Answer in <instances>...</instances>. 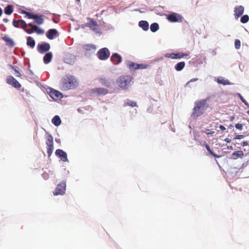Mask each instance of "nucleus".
I'll use <instances>...</instances> for the list:
<instances>
[{
    "mask_svg": "<svg viewBox=\"0 0 249 249\" xmlns=\"http://www.w3.org/2000/svg\"><path fill=\"white\" fill-rule=\"evenodd\" d=\"M78 82L74 76L71 75H67L61 79L59 89L61 90L66 91L75 89L78 86Z\"/></svg>",
    "mask_w": 249,
    "mask_h": 249,
    "instance_id": "obj_1",
    "label": "nucleus"
},
{
    "mask_svg": "<svg viewBox=\"0 0 249 249\" xmlns=\"http://www.w3.org/2000/svg\"><path fill=\"white\" fill-rule=\"evenodd\" d=\"M131 80L132 78L130 76H122L117 79V83L120 88L126 89L129 87Z\"/></svg>",
    "mask_w": 249,
    "mask_h": 249,
    "instance_id": "obj_2",
    "label": "nucleus"
},
{
    "mask_svg": "<svg viewBox=\"0 0 249 249\" xmlns=\"http://www.w3.org/2000/svg\"><path fill=\"white\" fill-rule=\"evenodd\" d=\"M46 144L47 146L48 155L50 156L53 149V136L48 133H47Z\"/></svg>",
    "mask_w": 249,
    "mask_h": 249,
    "instance_id": "obj_3",
    "label": "nucleus"
},
{
    "mask_svg": "<svg viewBox=\"0 0 249 249\" xmlns=\"http://www.w3.org/2000/svg\"><path fill=\"white\" fill-rule=\"evenodd\" d=\"M88 20L89 21V22L87 23L85 25L89 28L96 33H99V26L97 22L93 18H88Z\"/></svg>",
    "mask_w": 249,
    "mask_h": 249,
    "instance_id": "obj_4",
    "label": "nucleus"
},
{
    "mask_svg": "<svg viewBox=\"0 0 249 249\" xmlns=\"http://www.w3.org/2000/svg\"><path fill=\"white\" fill-rule=\"evenodd\" d=\"M97 56L100 60H106L109 58L110 52L107 48H103L98 51Z\"/></svg>",
    "mask_w": 249,
    "mask_h": 249,
    "instance_id": "obj_5",
    "label": "nucleus"
},
{
    "mask_svg": "<svg viewBox=\"0 0 249 249\" xmlns=\"http://www.w3.org/2000/svg\"><path fill=\"white\" fill-rule=\"evenodd\" d=\"M66 183L64 181H62L57 184L54 192V196L63 195L65 194L66 191Z\"/></svg>",
    "mask_w": 249,
    "mask_h": 249,
    "instance_id": "obj_6",
    "label": "nucleus"
},
{
    "mask_svg": "<svg viewBox=\"0 0 249 249\" xmlns=\"http://www.w3.org/2000/svg\"><path fill=\"white\" fill-rule=\"evenodd\" d=\"M209 98H207L206 99H202L201 100L197 101L195 102V105L197 106L199 109L202 110L203 112L205 111L209 107V105L207 103V101Z\"/></svg>",
    "mask_w": 249,
    "mask_h": 249,
    "instance_id": "obj_7",
    "label": "nucleus"
},
{
    "mask_svg": "<svg viewBox=\"0 0 249 249\" xmlns=\"http://www.w3.org/2000/svg\"><path fill=\"white\" fill-rule=\"evenodd\" d=\"M50 96L54 100H60L63 97V95L59 91L51 89L49 91Z\"/></svg>",
    "mask_w": 249,
    "mask_h": 249,
    "instance_id": "obj_8",
    "label": "nucleus"
},
{
    "mask_svg": "<svg viewBox=\"0 0 249 249\" xmlns=\"http://www.w3.org/2000/svg\"><path fill=\"white\" fill-rule=\"evenodd\" d=\"M6 82L15 88L19 89L21 86L19 83L12 76H8L6 78Z\"/></svg>",
    "mask_w": 249,
    "mask_h": 249,
    "instance_id": "obj_9",
    "label": "nucleus"
},
{
    "mask_svg": "<svg viewBox=\"0 0 249 249\" xmlns=\"http://www.w3.org/2000/svg\"><path fill=\"white\" fill-rule=\"evenodd\" d=\"M28 25L32 28L31 29H24V31L29 34H32L34 31H36L38 34H42L44 33V31L40 28H38L36 25H33L32 23H28Z\"/></svg>",
    "mask_w": 249,
    "mask_h": 249,
    "instance_id": "obj_10",
    "label": "nucleus"
},
{
    "mask_svg": "<svg viewBox=\"0 0 249 249\" xmlns=\"http://www.w3.org/2000/svg\"><path fill=\"white\" fill-rule=\"evenodd\" d=\"M91 92L97 96H103L107 94L108 93V90L105 88H97L92 89Z\"/></svg>",
    "mask_w": 249,
    "mask_h": 249,
    "instance_id": "obj_11",
    "label": "nucleus"
},
{
    "mask_svg": "<svg viewBox=\"0 0 249 249\" xmlns=\"http://www.w3.org/2000/svg\"><path fill=\"white\" fill-rule=\"evenodd\" d=\"M182 17L176 13H172L167 17L169 21L172 22H181L182 21Z\"/></svg>",
    "mask_w": 249,
    "mask_h": 249,
    "instance_id": "obj_12",
    "label": "nucleus"
},
{
    "mask_svg": "<svg viewBox=\"0 0 249 249\" xmlns=\"http://www.w3.org/2000/svg\"><path fill=\"white\" fill-rule=\"evenodd\" d=\"M37 51L39 53H43L48 51L50 49V45L48 43H43L37 45Z\"/></svg>",
    "mask_w": 249,
    "mask_h": 249,
    "instance_id": "obj_13",
    "label": "nucleus"
},
{
    "mask_svg": "<svg viewBox=\"0 0 249 249\" xmlns=\"http://www.w3.org/2000/svg\"><path fill=\"white\" fill-rule=\"evenodd\" d=\"M110 60L114 65H118L122 61V56L117 53H114L111 56Z\"/></svg>",
    "mask_w": 249,
    "mask_h": 249,
    "instance_id": "obj_14",
    "label": "nucleus"
},
{
    "mask_svg": "<svg viewBox=\"0 0 249 249\" xmlns=\"http://www.w3.org/2000/svg\"><path fill=\"white\" fill-rule=\"evenodd\" d=\"M55 154L57 156L63 161H68V158L67 153L61 149H57L55 151Z\"/></svg>",
    "mask_w": 249,
    "mask_h": 249,
    "instance_id": "obj_15",
    "label": "nucleus"
},
{
    "mask_svg": "<svg viewBox=\"0 0 249 249\" xmlns=\"http://www.w3.org/2000/svg\"><path fill=\"white\" fill-rule=\"evenodd\" d=\"M99 81L102 85L108 88L110 87L112 83V80L110 78L105 76L101 77L99 78Z\"/></svg>",
    "mask_w": 249,
    "mask_h": 249,
    "instance_id": "obj_16",
    "label": "nucleus"
},
{
    "mask_svg": "<svg viewBox=\"0 0 249 249\" xmlns=\"http://www.w3.org/2000/svg\"><path fill=\"white\" fill-rule=\"evenodd\" d=\"M244 7L243 6L240 5L234 8V17L236 19H237L240 17L244 13Z\"/></svg>",
    "mask_w": 249,
    "mask_h": 249,
    "instance_id": "obj_17",
    "label": "nucleus"
},
{
    "mask_svg": "<svg viewBox=\"0 0 249 249\" xmlns=\"http://www.w3.org/2000/svg\"><path fill=\"white\" fill-rule=\"evenodd\" d=\"M204 112L197 107V106L194 107L191 116L194 118H197L203 114Z\"/></svg>",
    "mask_w": 249,
    "mask_h": 249,
    "instance_id": "obj_18",
    "label": "nucleus"
},
{
    "mask_svg": "<svg viewBox=\"0 0 249 249\" xmlns=\"http://www.w3.org/2000/svg\"><path fill=\"white\" fill-rule=\"evenodd\" d=\"M58 35L57 31L55 29H50L47 34L46 36L49 39H53V38Z\"/></svg>",
    "mask_w": 249,
    "mask_h": 249,
    "instance_id": "obj_19",
    "label": "nucleus"
},
{
    "mask_svg": "<svg viewBox=\"0 0 249 249\" xmlns=\"http://www.w3.org/2000/svg\"><path fill=\"white\" fill-rule=\"evenodd\" d=\"M244 154L241 150L233 152L231 155V159L237 160L238 158L242 159L244 157Z\"/></svg>",
    "mask_w": 249,
    "mask_h": 249,
    "instance_id": "obj_20",
    "label": "nucleus"
},
{
    "mask_svg": "<svg viewBox=\"0 0 249 249\" xmlns=\"http://www.w3.org/2000/svg\"><path fill=\"white\" fill-rule=\"evenodd\" d=\"M2 39L6 42V45L13 48L15 46V43L14 41L9 37L8 36L6 35L2 37Z\"/></svg>",
    "mask_w": 249,
    "mask_h": 249,
    "instance_id": "obj_21",
    "label": "nucleus"
},
{
    "mask_svg": "<svg viewBox=\"0 0 249 249\" xmlns=\"http://www.w3.org/2000/svg\"><path fill=\"white\" fill-rule=\"evenodd\" d=\"M83 49L87 52L93 53L95 51L96 47L93 44H86L83 46Z\"/></svg>",
    "mask_w": 249,
    "mask_h": 249,
    "instance_id": "obj_22",
    "label": "nucleus"
},
{
    "mask_svg": "<svg viewBox=\"0 0 249 249\" xmlns=\"http://www.w3.org/2000/svg\"><path fill=\"white\" fill-rule=\"evenodd\" d=\"M53 54L51 52L47 53L45 54L43 57V61L45 64H48L50 63L52 59Z\"/></svg>",
    "mask_w": 249,
    "mask_h": 249,
    "instance_id": "obj_23",
    "label": "nucleus"
},
{
    "mask_svg": "<svg viewBox=\"0 0 249 249\" xmlns=\"http://www.w3.org/2000/svg\"><path fill=\"white\" fill-rule=\"evenodd\" d=\"M42 15H36L34 19L35 22L38 25H41L44 22V19Z\"/></svg>",
    "mask_w": 249,
    "mask_h": 249,
    "instance_id": "obj_24",
    "label": "nucleus"
},
{
    "mask_svg": "<svg viewBox=\"0 0 249 249\" xmlns=\"http://www.w3.org/2000/svg\"><path fill=\"white\" fill-rule=\"evenodd\" d=\"M75 56L72 55H69L66 57L65 61L68 64H72L75 62Z\"/></svg>",
    "mask_w": 249,
    "mask_h": 249,
    "instance_id": "obj_25",
    "label": "nucleus"
},
{
    "mask_svg": "<svg viewBox=\"0 0 249 249\" xmlns=\"http://www.w3.org/2000/svg\"><path fill=\"white\" fill-rule=\"evenodd\" d=\"M139 25L144 31H147L149 28L148 23L146 21H145V20L140 21L139 23Z\"/></svg>",
    "mask_w": 249,
    "mask_h": 249,
    "instance_id": "obj_26",
    "label": "nucleus"
},
{
    "mask_svg": "<svg viewBox=\"0 0 249 249\" xmlns=\"http://www.w3.org/2000/svg\"><path fill=\"white\" fill-rule=\"evenodd\" d=\"M13 5L9 4L4 8V13L6 15H10L12 14L14 11Z\"/></svg>",
    "mask_w": 249,
    "mask_h": 249,
    "instance_id": "obj_27",
    "label": "nucleus"
},
{
    "mask_svg": "<svg viewBox=\"0 0 249 249\" xmlns=\"http://www.w3.org/2000/svg\"><path fill=\"white\" fill-rule=\"evenodd\" d=\"M127 66L129 68V69L131 70H134L138 69V64L135 63L133 62L128 61L127 63Z\"/></svg>",
    "mask_w": 249,
    "mask_h": 249,
    "instance_id": "obj_28",
    "label": "nucleus"
},
{
    "mask_svg": "<svg viewBox=\"0 0 249 249\" xmlns=\"http://www.w3.org/2000/svg\"><path fill=\"white\" fill-rule=\"evenodd\" d=\"M52 122V123L53 124L56 126H59L61 123V121L60 117L57 115L55 116L53 118Z\"/></svg>",
    "mask_w": 249,
    "mask_h": 249,
    "instance_id": "obj_29",
    "label": "nucleus"
},
{
    "mask_svg": "<svg viewBox=\"0 0 249 249\" xmlns=\"http://www.w3.org/2000/svg\"><path fill=\"white\" fill-rule=\"evenodd\" d=\"M204 145L205 146L207 151L209 152V153H210L214 157L217 158H219L220 157V156H218L213 152V151L211 149L210 146H209V145L208 143H207L206 142H205Z\"/></svg>",
    "mask_w": 249,
    "mask_h": 249,
    "instance_id": "obj_30",
    "label": "nucleus"
},
{
    "mask_svg": "<svg viewBox=\"0 0 249 249\" xmlns=\"http://www.w3.org/2000/svg\"><path fill=\"white\" fill-rule=\"evenodd\" d=\"M27 45L31 48H33L35 46V41L31 36H28L27 38Z\"/></svg>",
    "mask_w": 249,
    "mask_h": 249,
    "instance_id": "obj_31",
    "label": "nucleus"
},
{
    "mask_svg": "<svg viewBox=\"0 0 249 249\" xmlns=\"http://www.w3.org/2000/svg\"><path fill=\"white\" fill-rule=\"evenodd\" d=\"M185 63L184 62L181 61L177 63L175 68L177 71H180L184 68Z\"/></svg>",
    "mask_w": 249,
    "mask_h": 249,
    "instance_id": "obj_32",
    "label": "nucleus"
},
{
    "mask_svg": "<svg viewBox=\"0 0 249 249\" xmlns=\"http://www.w3.org/2000/svg\"><path fill=\"white\" fill-rule=\"evenodd\" d=\"M188 55V53H183L182 52L175 53V59H180L181 58L187 56Z\"/></svg>",
    "mask_w": 249,
    "mask_h": 249,
    "instance_id": "obj_33",
    "label": "nucleus"
},
{
    "mask_svg": "<svg viewBox=\"0 0 249 249\" xmlns=\"http://www.w3.org/2000/svg\"><path fill=\"white\" fill-rule=\"evenodd\" d=\"M9 66L12 69H13L15 71V75L16 77H20L21 76L20 72L17 70L18 67L17 66H14L11 65H9Z\"/></svg>",
    "mask_w": 249,
    "mask_h": 249,
    "instance_id": "obj_34",
    "label": "nucleus"
},
{
    "mask_svg": "<svg viewBox=\"0 0 249 249\" xmlns=\"http://www.w3.org/2000/svg\"><path fill=\"white\" fill-rule=\"evenodd\" d=\"M217 83L223 85H230V82L228 80H225L224 78L218 79Z\"/></svg>",
    "mask_w": 249,
    "mask_h": 249,
    "instance_id": "obj_35",
    "label": "nucleus"
},
{
    "mask_svg": "<svg viewBox=\"0 0 249 249\" xmlns=\"http://www.w3.org/2000/svg\"><path fill=\"white\" fill-rule=\"evenodd\" d=\"M159 28V24L157 23H153L150 25V30L152 32H156Z\"/></svg>",
    "mask_w": 249,
    "mask_h": 249,
    "instance_id": "obj_36",
    "label": "nucleus"
},
{
    "mask_svg": "<svg viewBox=\"0 0 249 249\" xmlns=\"http://www.w3.org/2000/svg\"><path fill=\"white\" fill-rule=\"evenodd\" d=\"M130 106L132 107L137 106V103L133 101L127 100L126 102L124 103V106Z\"/></svg>",
    "mask_w": 249,
    "mask_h": 249,
    "instance_id": "obj_37",
    "label": "nucleus"
},
{
    "mask_svg": "<svg viewBox=\"0 0 249 249\" xmlns=\"http://www.w3.org/2000/svg\"><path fill=\"white\" fill-rule=\"evenodd\" d=\"M22 13L26 14V17H27L29 19H34L36 16L35 14H32V13L25 11H23L22 12Z\"/></svg>",
    "mask_w": 249,
    "mask_h": 249,
    "instance_id": "obj_38",
    "label": "nucleus"
},
{
    "mask_svg": "<svg viewBox=\"0 0 249 249\" xmlns=\"http://www.w3.org/2000/svg\"><path fill=\"white\" fill-rule=\"evenodd\" d=\"M249 20V17L247 15H245L241 17L240 21L242 23H246L248 22Z\"/></svg>",
    "mask_w": 249,
    "mask_h": 249,
    "instance_id": "obj_39",
    "label": "nucleus"
},
{
    "mask_svg": "<svg viewBox=\"0 0 249 249\" xmlns=\"http://www.w3.org/2000/svg\"><path fill=\"white\" fill-rule=\"evenodd\" d=\"M241 42L239 39L235 40V48L236 49H239L240 48Z\"/></svg>",
    "mask_w": 249,
    "mask_h": 249,
    "instance_id": "obj_40",
    "label": "nucleus"
},
{
    "mask_svg": "<svg viewBox=\"0 0 249 249\" xmlns=\"http://www.w3.org/2000/svg\"><path fill=\"white\" fill-rule=\"evenodd\" d=\"M149 65L143 64H138V69H145L148 67Z\"/></svg>",
    "mask_w": 249,
    "mask_h": 249,
    "instance_id": "obj_41",
    "label": "nucleus"
},
{
    "mask_svg": "<svg viewBox=\"0 0 249 249\" xmlns=\"http://www.w3.org/2000/svg\"><path fill=\"white\" fill-rule=\"evenodd\" d=\"M165 56L171 59H175V53H166Z\"/></svg>",
    "mask_w": 249,
    "mask_h": 249,
    "instance_id": "obj_42",
    "label": "nucleus"
},
{
    "mask_svg": "<svg viewBox=\"0 0 249 249\" xmlns=\"http://www.w3.org/2000/svg\"><path fill=\"white\" fill-rule=\"evenodd\" d=\"M19 21H20V23H21V26H22V28L23 29V30H24V29H26V27L27 26V24H26V23L25 22V21H24L22 19H20L19 20Z\"/></svg>",
    "mask_w": 249,
    "mask_h": 249,
    "instance_id": "obj_43",
    "label": "nucleus"
},
{
    "mask_svg": "<svg viewBox=\"0 0 249 249\" xmlns=\"http://www.w3.org/2000/svg\"><path fill=\"white\" fill-rule=\"evenodd\" d=\"M202 132L208 135L210 134H212L214 133L213 131H212L210 129H206L205 130L202 131Z\"/></svg>",
    "mask_w": 249,
    "mask_h": 249,
    "instance_id": "obj_44",
    "label": "nucleus"
},
{
    "mask_svg": "<svg viewBox=\"0 0 249 249\" xmlns=\"http://www.w3.org/2000/svg\"><path fill=\"white\" fill-rule=\"evenodd\" d=\"M20 21L18 20H14L13 21V24L14 27L16 28H18L19 27V23Z\"/></svg>",
    "mask_w": 249,
    "mask_h": 249,
    "instance_id": "obj_45",
    "label": "nucleus"
},
{
    "mask_svg": "<svg viewBox=\"0 0 249 249\" xmlns=\"http://www.w3.org/2000/svg\"><path fill=\"white\" fill-rule=\"evenodd\" d=\"M235 128L239 130H242L243 129V125L241 124H237L235 125Z\"/></svg>",
    "mask_w": 249,
    "mask_h": 249,
    "instance_id": "obj_46",
    "label": "nucleus"
},
{
    "mask_svg": "<svg viewBox=\"0 0 249 249\" xmlns=\"http://www.w3.org/2000/svg\"><path fill=\"white\" fill-rule=\"evenodd\" d=\"M198 80V78H193L192 79H191L189 81H188L186 84V86H187L191 82H194V81H197Z\"/></svg>",
    "mask_w": 249,
    "mask_h": 249,
    "instance_id": "obj_47",
    "label": "nucleus"
},
{
    "mask_svg": "<svg viewBox=\"0 0 249 249\" xmlns=\"http://www.w3.org/2000/svg\"><path fill=\"white\" fill-rule=\"evenodd\" d=\"M244 137V136L243 135H236L234 137V139H241L243 138Z\"/></svg>",
    "mask_w": 249,
    "mask_h": 249,
    "instance_id": "obj_48",
    "label": "nucleus"
},
{
    "mask_svg": "<svg viewBox=\"0 0 249 249\" xmlns=\"http://www.w3.org/2000/svg\"><path fill=\"white\" fill-rule=\"evenodd\" d=\"M239 96L240 98V99L241 100V101L244 103L246 105L247 104V102H246V101L243 98V97L241 95V94H239Z\"/></svg>",
    "mask_w": 249,
    "mask_h": 249,
    "instance_id": "obj_49",
    "label": "nucleus"
},
{
    "mask_svg": "<svg viewBox=\"0 0 249 249\" xmlns=\"http://www.w3.org/2000/svg\"><path fill=\"white\" fill-rule=\"evenodd\" d=\"M219 128L220 129V130H223V131L226 130L225 127L224 125H220L219 126Z\"/></svg>",
    "mask_w": 249,
    "mask_h": 249,
    "instance_id": "obj_50",
    "label": "nucleus"
},
{
    "mask_svg": "<svg viewBox=\"0 0 249 249\" xmlns=\"http://www.w3.org/2000/svg\"><path fill=\"white\" fill-rule=\"evenodd\" d=\"M248 144V143L247 142H243L242 143H241V145L243 146H246Z\"/></svg>",
    "mask_w": 249,
    "mask_h": 249,
    "instance_id": "obj_51",
    "label": "nucleus"
},
{
    "mask_svg": "<svg viewBox=\"0 0 249 249\" xmlns=\"http://www.w3.org/2000/svg\"><path fill=\"white\" fill-rule=\"evenodd\" d=\"M224 141L228 143L230 142H231V140L228 138H226L224 140Z\"/></svg>",
    "mask_w": 249,
    "mask_h": 249,
    "instance_id": "obj_52",
    "label": "nucleus"
},
{
    "mask_svg": "<svg viewBox=\"0 0 249 249\" xmlns=\"http://www.w3.org/2000/svg\"><path fill=\"white\" fill-rule=\"evenodd\" d=\"M3 21L4 22L7 23V22L9 21V20H8L7 18H4V19H3Z\"/></svg>",
    "mask_w": 249,
    "mask_h": 249,
    "instance_id": "obj_53",
    "label": "nucleus"
},
{
    "mask_svg": "<svg viewBox=\"0 0 249 249\" xmlns=\"http://www.w3.org/2000/svg\"><path fill=\"white\" fill-rule=\"evenodd\" d=\"M228 149H230V150H232L233 149V148H232V146H228Z\"/></svg>",
    "mask_w": 249,
    "mask_h": 249,
    "instance_id": "obj_54",
    "label": "nucleus"
},
{
    "mask_svg": "<svg viewBox=\"0 0 249 249\" xmlns=\"http://www.w3.org/2000/svg\"><path fill=\"white\" fill-rule=\"evenodd\" d=\"M2 14V10L1 9V8L0 7V17L1 16Z\"/></svg>",
    "mask_w": 249,
    "mask_h": 249,
    "instance_id": "obj_55",
    "label": "nucleus"
},
{
    "mask_svg": "<svg viewBox=\"0 0 249 249\" xmlns=\"http://www.w3.org/2000/svg\"><path fill=\"white\" fill-rule=\"evenodd\" d=\"M247 113L249 115V110H248V111H247Z\"/></svg>",
    "mask_w": 249,
    "mask_h": 249,
    "instance_id": "obj_56",
    "label": "nucleus"
},
{
    "mask_svg": "<svg viewBox=\"0 0 249 249\" xmlns=\"http://www.w3.org/2000/svg\"><path fill=\"white\" fill-rule=\"evenodd\" d=\"M230 127H233V125H230Z\"/></svg>",
    "mask_w": 249,
    "mask_h": 249,
    "instance_id": "obj_57",
    "label": "nucleus"
},
{
    "mask_svg": "<svg viewBox=\"0 0 249 249\" xmlns=\"http://www.w3.org/2000/svg\"><path fill=\"white\" fill-rule=\"evenodd\" d=\"M77 1H80V0H76Z\"/></svg>",
    "mask_w": 249,
    "mask_h": 249,
    "instance_id": "obj_58",
    "label": "nucleus"
}]
</instances>
